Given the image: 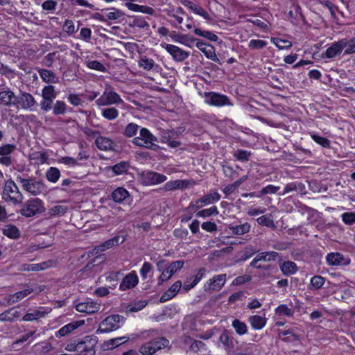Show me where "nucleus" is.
Wrapping results in <instances>:
<instances>
[{"label":"nucleus","instance_id":"59","mask_svg":"<svg viewBox=\"0 0 355 355\" xmlns=\"http://www.w3.org/2000/svg\"><path fill=\"white\" fill-rule=\"evenodd\" d=\"M311 137L314 141L321 145L324 148H328L330 146V141L325 137L317 135L315 134H311Z\"/></svg>","mask_w":355,"mask_h":355},{"label":"nucleus","instance_id":"64","mask_svg":"<svg viewBox=\"0 0 355 355\" xmlns=\"http://www.w3.org/2000/svg\"><path fill=\"white\" fill-rule=\"evenodd\" d=\"M346 49L345 54H352L355 53V38L350 40H346Z\"/></svg>","mask_w":355,"mask_h":355},{"label":"nucleus","instance_id":"12","mask_svg":"<svg viewBox=\"0 0 355 355\" xmlns=\"http://www.w3.org/2000/svg\"><path fill=\"white\" fill-rule=\"evenodd\" d=\"M161 46L162 48L165 49L177 62H182L189 55L187 51L177 46L168 44H162Z\"/></svg>","mask_w":355,"mask_h":355},{"label":"nucleus","instance_id":"33","mask_svg":"<svg viewBox=\"0 0 355 355\" xmlns=\"http://www.w3.org/2000/svg\"><path fill=\"white\" fill-rule=\"evenodd\" d=\"M125 6L129 10L134 12H140L150 15H153L155 14V10L149 6H141L132 3H126Z\"/></svg>","mask_w":355,"mask_h":355},{"label":"nucleus","instance_id":"23","mask_svg":"<svg viewBox=\"0 0 355 355\" xmlns=\"http://www.w3.org/2000/svg\"><path fill=\"white\" fill-rule=\"evenodd\" d=\"M124 238L121 236H114L103 243H101L96 247L95 250L98 252H103L107 249H110L114 246L118 245L119 243H122L124 241Z\"/></svg>","mask_w":355,"mask_h":355},{"label":"nucleus","instance_id":"17","mask_svg":"<svg viewBox=\"0 0 355 355\" xmlns=\"http://www.w3.org/2000/svg\"><path fill=\"white\" fill-rule=\"evenodd\" d=\"M194 182L187 180H175L167 182L164 186V190L166 191H174L176 189H184L190 185H193Z\"/></svg>","mask_w":355,"mask_h":355},{"label":"nucleus","instance_id":"37","mask_svg":"<svg viewBox=\"0 0 355 355\" xmlns=\"http://www.w3.org/2000/svg\"><path fill=\"white\" fill-rule=\"evenodd\" d=\"M3 234L8 238L16 239L20 236L19 230L14 225L8 224L2 228Z\"/></svg>","mask_w":355,"mask_h":355},{"label":"nucleus","instance_id":"16","mask_svg":"<svg viewBox=\"0 0 355 355\" xmlns=\"http://www.w3.org/2000/svg\"><path fill=\"white\" fill-rule=\"evenodd\" d=\"M139 282V278L135 271H132L125 275L120 284L119 289L126 291L135 287Z\"/></svg>","mask_w":355,"mask_h":355},{"label":"nucleus","instance_id":"14","mask_svg":"<svg viewBox=\"0 0 355 355\" xmlns=\"http://www.w3.org/2000/svg\"><path fill=\"white\" fill-rule=\"evenodd\" d=\"M101 304L92 300H86L76 305V309L80 313L92 314L99 311Z\"/></svg>","mask_w":355,"mask_h":355},{"label":"nucleus","instance_id":"6","mask_svg":"<svg viewBox=\"0 0 355 355\" xmlns=\"http://www.w3.org/2000/svg\"><path fill=\"white\" fill-rule=\"evenodd\" d=\"M168 343L169 341L166 338L163 337L157 338L152 341L147 342L141 346L139 348V352L143 355H152L158 350L167 347Z\"/></svg>","mask_w":355,"mask_h":355},{"label":"nucleus","instance_id":"36","mask_svg":"<svg viewBox=\"0 0 355 355\" xmlns=\"http://www.w3.org/2000/svg\"><path fill=\"white\" fill-rule=\"evenodd\" d=\"M282 272L286 276H289L295 274L297 270V266L296 263L291 261H287L283 262L279 266Z\"/></svg>","mask_w":355,"mask_h":355},{"label":"nucleus","instance_id":"51","mask_svg":"<svg viewBox=\"0 0 355 355\" xmlns=\"http://www.w3.org/2000/svg\"><path fill=\"white\" fill-rule=\"evenodd\" d=\"M325 279L320 275L313 276L310 281V285L315 289H320L324 285Z\"/></svg>","mask_w":355,"mask_h":355},{"label":"nucleus","instance_id":"5","mask_svg":"<svg viewBox=\"0 0 355 355\" xmlns=\"http://www.w3.org/2000/svg\"><path fill=\"white\" fill-rule=\"evenodd\" d=\"M124 322V318L120 315H111L104 319L97 329V333H107L115 331L121 327Z\"/></svg>","mask_w":355,"mask_h":355},{"label":"nucleus","instance_id":"43","mask_svg":"<svg viewBox=\"0 0 355 355\" xmlns=\"http://www.w3.org/2000/svg\"><path fill=\"white\" fill-rule=\"evenodd\" d=\"M232 325L239 335H244L248 331V327L246 324L238 319L234 320Z\"/></svg>","mask_w":355,"mask_h":355},{"label":"nucleus","instance_id":"45","mask_svg":"<svg viewBox=\"0 0 355 355\" xmlns=\"http://www.w3.org/2000/svg\"><path fill=\"white\" fill-rule=\"evenodd\" d=\"M56 92L53 85L45 86L42 90L43 99L53 100L56 97Z\"/></svg>","mask_w":355,"mask_h":355},{"label":"nucleus","instance_id":"40","mask_svg":"<svg viewBox=\"0 0 355 355\" xmlns=\"http://www.w3.org/2000/svg\"><path fill=\"white\" fill-rule=\"evenodd\" d=\"M67 211V207L63 205H55L48 209L47 215L49 217L60 216L64 215Z\"/></svg>","mask_w":355,"mask_h":355},{"label":"nucleus","instance_id":"52","mask_svg":"<svg viewBox=\"0 0 355 355\" xmlns=\"http://www.w3.org/2000/svg\"><path fill=\"white\" fill-rule=\"evenodd\" d=\"M129 165L125 162H121L112 166V171L116 175H121L126 173L128 170Z\"/></svg>","mask_w":355,"mask_h":355},{"label":"nucleus","instance_id":"4","mask_svg":"<svg viewBox=\"0 0 355 355\" xmlns=\"http://www.w3.org/2000/svg\"><path fill=\"white\" fill-rule=\"evenodd\" d=\"M44 211L45 207L42 200L35 198L27 200L19 212L22 216L29 218L42 214Z\"/></svg>","mask_w":355,"mask_h":355},{"label":"nucleus","instance_id":"9","mask_svg":"<svg viewBox=\"0 0 355 355\" xmlns=\"http://www.w3.org/2000/svg\"><path fill=\"white\" fill-rule=\"evenodd\" d=\"M121 103H123V100L120 96L116 92L108 89H106L96 101V103L98 106H106Z\"/></svg>","mask_w":355,"mask_h":355},{"label":"nucleus","instance_id":"60","mask_svg":"<svg viewBox=\"0 0 355 355\" xmlns=\"http://www.w3.org/2000/svg\"><path fill=\"white\" fill-rule=\"evenodd\" d=\"M16 148L15 145L13 144H6L0 147V155L9 157Z\"/></svg>","mask_w":355,"mask_h":355},{"label":"nucleus","instance_id":"56","mask_svg":"<svg viewBox=\"0 0 355 355\" xmlns=\"http://www.w3.org/2000/svg\"><path fill=\"white\" fill-rule=\"evenodd\" d=\"M267 42L261 40H251L248 43L250 49H262L266 47Z\"/></svg>","mask_w":355,"mask_h":355},{"label":"nucleus","instance_id":"46","mask_svg":"<svg viewBox=\"0 0 355 355\" xmlns=\"http://www.w3.org/2000/svg\"><path fill=\"white\" fill-rule=\"evenodd\" d=\"M194 33L196 35L205 37L211 42H216L218 40V36L208 31H202L201 29L196 28L194 30Z\"/></svg>","mask_w":355,"mask_h":355},{"label":"nucleus","instance_id":"30","mask_svg":"<svg viewBox=\"0 0 355 355\" xmlns=\"http://www.w3.org/2000/svg\"><path fill=\"white\" fill-rule=\"evenodd\" d=\"M229 230L235 235L241 236L248 233L251 230V225L249 223L245 222L240 225H230L228 227Z\"/></svg>","mask_w":355,"mask_h":355},{"label":"nucleus","instance_id":"42","mask_svg":"<svg viewBox=\"0 0 355 355\" xmlns=\"http://www.w3.org/2000/svg\"><path fill=\"white\" fill-rule=\"evenodd\" d=\"M46 177L49 182L55 183L60 177V171L55 167H50L46 173Z\"/></svg>","mask_w":355,"mask_h":355},{"label":"nucleus","instance_id":"20","mask_svg":"<svg viewBox=\"0 0 355 355\" xmlns=\"http://www.w3.org/2000/svg\"><path fill=\"white\" fill-rule=\"evenodd\" d=\"M84 324L83 321H73L62 327L55 332L56 338L64 337L69 335L73 331Z\"/></svg>","mask_w":355,"mask_h":355},{"label":"nucleus","instance_id":"29","mask_svg":"<svg viewBox=\"0 0 355 355\" xmlns=\"http://www.w3.org/2000/svg\"><path fill=\"white\" fill-rule=\"evenodd\" d=\"M180 2L182 5L193 10L196 14L203 17L206 19H209V14L202 7L194 4L189 0H180Z\"/></svg>","mask_w":355,"mask_h":355},{"label":"nucleus","instance_id":"28","mask_svg":"<svg viewBox=\"0 0 355 355\" xmlns=\"http://www.w3.org/2000/svg\"><path fill=\"white\" fill-rule=\"evenodd\" d=\"M297 192L300 193H304L305 192V186L302 182H293L287 184L284 187V189L280 195L284 196L291 192Z\"/></svg>","mask_w":355,"mask_h":355},{"label":"nucleus","instance_id":"50","mask_svg":"<svg viewBox=\"0 0 355 355\" xmlns=\"http://www.w3.org/2000/svg\"><path fill=\"white\" fill-rule=\"evenodd\" d=\"M66 110L67 105L62 101H57L53 107V113L55 115L64 114Z\"/></svg>","mask_w":355,"mask_h":355},{"label":"nucleus","instance_id":"26","mask_svg":"<svg viewBox=\"0 0 355 355\" xmlns=\"http://www.w3.org/2000/svg\"><path fill=\"white\" fill-rule=\"evenodd\" d=\"M96 147L101 150H110L114 148V141L108 137H98L95 140Z\"/></svg>","mask_w":355,"mask_h":355},{"label":"nucleus","instance_id":"54","mask_svg":"<svg viewBox=\"0 0 355 355\" xmlns=\"http://www.w3.org/2000/svg\"><path fill=\"white\" fill-rule=\"evenodd\" d=\"M128 339L129 338L125 336L112 338L107 342V347L110 346L111 348L116 347L121 345L122 343L127 342Z\"/></svg>","mask_w":355,"mask_h":355},{"label":"nucleus","instance_id":"48","mask_svg":"<svg viewBox=\"0 0 355 355\" xmlns=\"http://www.w3.org/2000/svg\"><path fill=\"white\" fill-rule=\"evenodd\" d=\"M131 27H137L139 28H148L149 24L142 17H135L130 24Z\"/></svg>","mask_w":355,"mask_h":355},{"label":"nucleus","instance_id":"19","mask_svg":"<svg viewBox=\"0 0 355 355\" xmlns=\"http://www.w3.org/2000/svg\"><path fill=\"white\" fill-rule=\"evenodd\" d=\"M326 260L329 266L348 265L350 262L349 259L345 258L339 252L329 253L326 257Z\"/></svg>","mask_w":355,"mask_h":355},{"label":"nucleus","instance_id":"38","mask_svg":"<svg viewBox=\"0 0 355 355\" xmlns=\"http://www.w3.org/2000/svg\"><path fill=\"white\" fill-rule=\"evenodd\" d=\"M129 192L123 187H118L112 193V198L115 202H122L129 197Z\"/></svg>","mask_w":355,"mask_h":355},{"label":"nucleus","instance_id":"18","mask_svg":"<svg viewBox=\"0 0 355 355\" xmlns=\"http://www.w3.org/2000/svg\"><path fill=\"white\" fill-rule=\"evenodd\" d=\"M346 47V39L340 40L333 43L325 51V56L327 58H335L340 54L341 51Z\"/></svg>","mask_w":355,"mask_h":355},{"label":"nucleus","instance_id":"15","mask_svg":"<svg viewBox=\"0 0 355 355\" xmlns=\"http://www.w3.org/2000/svg\"><path fill=\"white\" fill-rule=\"evenodd\" d=\"M17 103L15 106L20 107L22 109H32L36 104L34 97L28 93H22L17 96Z\"/></svg>","mask_w":355,"mask_h":355},{"label":"nucleus","instance_id":"41","mask_svg":"<svg viewBox=\"0 0 355 355\" xmlns=\"http://www.w3.org/2000/svg\"><path fill=\"white\" fill-rule=\"evenodd\" d=\"M102 116L109 121L116 119L119 116V110L115 107H108L102 110Z\"/></svg>","mask_w":355,"mask_h":355},{"label":"nucleus","instance_id":"58","mask_svg":"<svg viewBox=\"0 0 355 355\" xmlns=\"http://www.w3.org/2000/svg\"><path fill=\"white\" fill-rule=\"evenodd\" d=\"M58 162L69 167H74L80 165L76 159L67 156L60 157L58 159Z\"/></svg>","mask_w":355,"mask_h":355},{"label":"nucleus","instance_id":"53","mask_svg":"<svg viewBox=\"0 0 355 355\" xmlns=\"http://www.w3.org/2000/svg\"><path fill=\"white\" fill-rule=\"evenodd\" d=\"M218 214V209L216 206L211 207L209 209H202L198 212H197L196 216L198 217H208L212 215Z\"/></svg>","mask_w":355,"mask_h":355},{"label":"nucleus","instance_id":"7","mask_svg":"<svg viewBox=\"0 0 355 355\" xmlns=\"http://www.w3.org/2000/svg\"><path fill=\"white\" fill-rule=\"evenodd\" d=\"M97 344L95 337L85 336L80 342L78 343V349L75 355H95L94 347Z\"/></svg>","mask_w":355,"mask_h":355},{"label":"nucleus","instance_id":"62","mask_svg":"<svg viewBox=\"0 0 355 355\" xmlns=\"http://www.w3.org/2000/svg\"><path fill=\"white\" fill-rule=\"evenodd\" d=\"M208 49L204 52L205 56L211 60L212 61L217 62L219 64H220L219 59L218 58L217 55L215 53L214 48L213 46H210L209 47H207Z\"/></svg>","mask_w":355,"mask_h":355},{"label":"nucleus","instance_id":"61","mask_svg":"<svg viewBox=\"0 0 355 355\" xmlns=\"http://www.w3.org/2000/svg\"><path fill=\"white\" fill-rule=\"evenodd\" d=\"M342 220L347 225L355 223V213L345 212L342 214Z\"/></svg>","mask_w":355,"mask_h":355},{"label":"nucleus","instance_id":"11","mask_svg":"<svg viewBox=\"0 0 355 355\" xmlns=\"http://www.w3.org/2000/svg\"><path fill=\"white\" fill-rule=\"evenodd\" d=\"M226 280L225 274L215 275L205 284V290L206 291H219L225 285Z\"/></svg>","mask_w":355,"mask_h":355},{"label":"nucleus","instance_id":"22","mask_svg":"<svg viewBox=\"0 0 355 355\" xmlns=\"http://www.w3.org/2000/svg\"><path fill=\"white\" fill-rule=\"evenodd\" d=\"M17 96L10 89L0 92V105L5 106L16 105Z\"/></svg>","mask_w":355,"mask_h":355},{"label":"nucleus","instance_id":"35","mask_svg":"<svg viewBox=\"0 0 355 355\" xmlns=\"http://www.w3.org/2000/svg\"><path fill=\"white\" fill-rule=\"evenodd\" d=\"M20 316V312L15 308H11L0 314V321L12 322Z\"/></svg>","mask_w":355,"mask_h":355},{"label":"nucleus","instance_id":"25","mask_svg":"<svg viewBox=\"0 0 355 355\" xmlns=\"http://www.w3.org/2000/svg\"><path fill=\"white\" fill-rule=\"evenodd\" d=\"M278 256V253L276 252H262L256 256V257L252 260L250 265L254 267H257L258 268H261L260 266H257L258 261H270L275 259V258Z\"/></svg>","mask_w":355,"mask_h":355},{"label":"nucleus","instance_id":"44","mask_svg":"<svg viewBox=\"0 0 355 355\" xmlns=\"http://www.w3.org/2000/svg\"><path fill=\"white\" fill-rule=\"evenodd\" d=\"M275 312L279 316L293 317L294 314L293 310L288 308L286 304H280L275 309Z\"/></svg>","mask_w":355,"mask_h":355},{"label":"nucleus","instance_id":"39","mask_svg":"<svg viewBox=\"0 0 355 355\" xmlns=\"http://www.w3.org/2000/svg\"><path fill=\"white\" fill-rule=\"evenodd\" d=\"M139 130V126L137 124L129 123L125 127L123 135L128 138H131L136 136Z\"/></svg>","mask_w":355,"mask_h":355},{"label":"nucleus","instance_id":"47","mask_svg":"<svg viewBox=\"0 0 355 355\" xmlns=\"http://www.w3.org/2000/svg\"><path fill=\"white\" fill-rule=\"evenodd\" d=\"M44 315H45V312H43V311H41L39 310H34L31 313H26L23 317L22 320L24 321H33V320H37L38 318H42Z\"/></svg>","mask_w":355,"mask_h":355},{"label":"nucleus","instance_id":"13","mask_svg":"<svg viewBox=\"0 0 355 355\" xmlns=\"http://www.w3.org/2000/svg\"><path fill=\"white\" fill-rule=\"evenodd\" d=\"M143 182L146 185H155L165 182L166 176L154 171H146L142 173Z\"/></svg>","mask_w":355,"mask_h":355},{"label":"nucleus","instance_id":"21","mask_svg":"<svg viewBox=\"0 0 355 355\" xmlns=\"http://www.w3.org/2000/svg\"><path fill=\"white\" fill-rule=\"evenodd\" d=\"M220 199V195L215 191L210 193L202 197L196 201V206L197 208L202 207L205 205H211L218 202Z\"/></svg>","mask_w":355,"mask_h":355},{"label":"nucleus","instance_id":"1","mask_svg":"<svg viewBox=\"0 0 355 355\" xmlns=\"http://www.w3.org/2000/svg\"><path fill=\"white\" fill-rule=\"evenodd\" d=\"M2 199L13 205H17L22 202L23 196L15 182L12 180H8L6 182L2 191Z\"/></svg>","mask_w":355,"mask_h":355},{"label":"nucleus","instance_id":"2","mask_svg":"<svg viewBox=\"0 0 355 355\" xmlns=\"http://www.w3.org/2000/svg\"><path fill=\"white\" fill-rule=\"evenodd\" d=\"M16 180L21 184L24 190L34 196L40 195L46 190L45 184L34 178H24L21 176H17Z\"/></svg>","mask_w":355,"mask_h":355},{"label":"nucleus","instance_id":"27","mask_svg":"<svg viewBox=\"0 0 355 355\" xmlns=\"http://www.w3.org/2000/svg\"><path fill=\"white\" fill-rule=\"evenodd\" d=\"M248 322L252 329L261 330L266 326L267 318L264 315H254L248 318Z\"/></svg>","mask_w":355,"mask_h":355},{"label":"nucleus","instance_id":"24","mask_svg":"<svg viewBox=\"0 0 355 355\" xmlns=\"http://www.w3.org/2000/svg\"><path fill=\"white\" fill-rule=\"evenodd\" d=\"M205 273V268H200L198 270L197 273L191 276V277L188 278L184 284L183 288L185 291H189L191 288H193L202 279L203 275Z\"/></svg>","mask_w":355,"mask_h":355},{"label":"nucleus","instance_id":"3","mask_svg":"<svg viewBox=\"0 0 355 355\" xmlns=\"http://www.w3.org/2000/svg\"><path fill=\"white\" fill-rule=\"evenodd\" d=\"M157 137L154 136L147 128H141L139 130V135L135 137L132 141V144L137 146L147 148L154 149L157 147L155 142Z\"/></svg>","mask_w":355,"mask_h":355},{"label":"nucleus","instance_id":"63","mask_svg":"<svg viewBox=\"0 0 355 355\" xmlns=\"http://www.w3.org/2000/svg\"><path fill=\"white\" fill-rule=\"evenodd\" d=\"M251 153L247 150H239L234 153V157L241 161H248Z\"/></svg>","mask_w":355,"mask_h":355},{"label":"nucleus","instance_id":"31","mask_svg":"<svg viewBox=\"0 0 355 355\" xmlns=\"http://www.w3.org/2000/svg\"><path fill=\"white\" fill-rule=\"evenodd\" d=\"M33 291V290L32 288H28L12 295H10L8 297L7 302L8 304L16 303L31 294Z\"/></svg>","mask_w":355,"mask_h":355},{"label":"nucleus","instance_id":"55","mask_svg":"<svg viewBox=\"0 0 355 355\" xmlns=\"http://www.w3.org/2000/svg\"><path fill=\"white\" fill-rule=\"evenodd\" d=\"M257 221L258 224L260 225H263V226H266L268 227H275L272 219L270 216H268L266 215L261 216L259 217L257 219Z\"/></svg>","mask_w":355,"mask_h":355},{"label":"nucleus","instance_id":"34","mask_svg":"<svg viewBox=\"0 0 355 355\" xmlns=\"http://www.w3.org/2000/svg\"><path fill=\"white\" fill-rule=\"evenodd\" d=\"M39 75L43 81L49 83H56L59 81V78L52 71L40 69L38 70Z\"/></svg>","mask_w":355,"mask_h":355},{"label":"nucleus","instance_id":"8","mask_svg":"<svg viewBox=\"0 0 355 355\" xmlns=\"http://www.w3.org/2000/svg\"><path fill=\"white\" fill-rule=\"evenodd\" d=\"M205 103L207 104L220 107L224 105H233L230 102L229 98L223 94H220L215 92H205Z\"/></svg>","mask_w":355,"mask_h":355},{"label":"nucleus","instance_id":"32","mask_svg":"<svg viewBox=\"0 0 355 355\" xmlns=\"http://www.w3.org/2000/svg\"><path fill=\"white\" fill-rule=\"evenodd\" d=\"M138 65L140 68H142L144 70L150 71L151 69H157L159 68V64H155V61L149 58L146 56H142L138 61Z\"/></svg>","mask_w":355,"mask_h":355},{"label":"nucleus","instance_id":"10","mask_svg":"<svg viewBox=\"0 0 355 355\" xmlns=\"http://www.w3.org/2000/svg\"><path fill=\"white\" fill-rule=\"evenodd\" d=\"M184 266L183 261H175L167 266L158 278V284L161 285L168 281L178 270Z\"/></svg>","mask_w":355,"mask_h":355},{"label":"nucleus","instance_id":"49","mask_svg":"<svg viewBox=\"0 0 355 355\" xmlns=\"http://www.w3.org/2000/svg\"><path fill=\"white\" fill-rule=\"evenodd\" d=\"M107 11L106 17L110 20H116L124 15V13L121 10L115 8H109Z\"/></svg>","mask_w":355,"mask_h":355},{"label":"nucleus","instance_id":"57","mask_svg":"<svg viewBox=\"0 0 355 355\" xmlns=\"http://www.w3.org/2000/svg\"><path fill=\"white\" fill-rule=\"evenodd\" d=\"M272 42L276 45L279 49L290 48L292 46L291 42L282 40L280 38H273Z\"/></svg>","mask_w":355,"mask_h":355}]
</instances>
